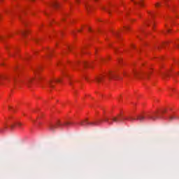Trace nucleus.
Returning <instances> with one entry per match:
<instances>
[{"label":"nucleus","instance_id":"obj_1","mask_svg":"<svg viewBox=\"0 0 179 179\" xmlns=\"http://www.w3.org/2000/svg\"><path fill=\"white\" fill-rule=\"evenodd\" d=\"M166 113V109H163L161 111H155L152 113H141L137 115L136 117H128L125 115V114L121 113L118 114L117 116H114L110 117L107 114L104 113L101 118L96 120L93 122H90L89 119H85L81 120L78 124L82 127H86L88 125L90 127H96L97 125H101L103 122H106L109 125H112L113 122H121L122 121H146V120H150L151 121H156V120H159V118L162 117V114H164Z\"/></svg>","mask_w":179,"mask_h":179},{"label":"nucleus","instance_id":"obj_2","mask_svg":"<svg viewBox=\"0 0 179 179\" xmlns=\"http://www.w3.org/2000/svg\"><path fill=\"white\" fill-rule=\"evenodd\" d=\"M71 124V122H64L62 123L59 119H57L53 122H48V127L50 131H55L59 127H69Z\"/></svg>","mask_w":179,"mask_h":179},{"label":"nucleus","instance_id":"obj_3","mask_svg":"<svg viewBox=\"0 0 179 179\" xmlns=\"http://www.w3.org/2000/svg\"><path fill=\"white\" fill-rule=\"evenodd\" d=\"M115 76V73L113 71H108L106 73L99 76L96 78V80L98 83H100V82H102L103 79L104 78H108L109 79H111Z\"/></svg>","mask_w":179,"mask_h":179},{"label":"nucleus","instance_id":"obj_4","mask_svg":"<svg viewBox=\"0 0 179 179\" xmlns=\"http://www.w3.org/2000/svg\"><path fill=\"white\" fill-rule=\"evenodd\" d=\"M165 119L166 120V121H178L179 113L178 112H176V111L169 113Z\"/></svg>","mask_w":179,"mask_h":179},{"label":"nucleus","instance_id":"obj_5","mask_svg":"<svg viewBox=\"0 0 179 179\" xmlns=\"http://www.w3.org/2000/svg\"><path fill=\"white\" fill-rule=\"evenodd\" d=\"M23 127V124L17 120H15L10 124V129H13V128H22Z\"/></svg>","mask_w":179,"mask_h":179},{"label":"nucleus","instance_id":"obj_6","mask_svg":"<svg viewBox=\"0 0 179 179\" xmlns=\"http://www.w3.org/2000/svg\"><path fill=\"white\" fill-rule=\"evenodd\" d=\"M61 78H52L49 82V86L53 87L54 83H61Z\"/></svg>","mask_w":179,"mask_h":179},{"label":"nucleus","instance_id":"obj_7","mask_svg":"<svg viewBox=\"0 0 179 179\" xmlns=\"http://www.w3.org/2000/svg\"><path fill=\"white\" fill-rule=\"evenodd\" d=\"M33 80H34V78H28L26 79V80L24 82V85H27V86H30L31 83H33Z\"/></svg>","mask_w":179,"mask_h":179},{"label":"nucleus","instance_id":"obj_8","mask_svg":"<svg viewBox=\"0 0 179 179\" xmlns=\"http://www.w3.org/2000/svg\"><path fill=\"white\" fill-rule=\"evenodd\" d=\"M131 1L132 2H134L135 5H139V6H141V8L143 7V0H140L138 2L135 1V0H131Z\"/></svg>","mask_w":179,"mask_h":179},{"label":"nucleus","instance_id":"obj_9","mask_svg":"<svg viewBox=\"0 0 179 179\" xmlns=\"http://www.w3.org/2000/svg\"><path fill=\"white\" fill-rule=\"evenodd\" d=\"M8 128V124L6 123H4L3 125V127H0V134H3V132H5V129Z\"/></svg>","mask_w":179,"mask_h":179},{"label":"nucleus","instance_id":"obj_10","mask_svg":"<svg viewBox=\"0 0 179 179\" xmlns=\"http://www.w3.org/2000/svg\"><path fill=\"white\" fill-rule=\"evenodd\" d=\"M22 34L24 36H27V34H29V30H25V31H22Z\"/></svg>","mask_w":179,"mask_h":179},{"label":"nucleus","instance_id":"obj_11","mask_svg":"<svg viewBox=\"0 0 179 179\" xmlns=\"http://www.w3.org/2000/svg\"><path fill=\"white\" fill-rule=\"evenodd\" d=\"M150 15H151L152 17H153V16H155V13L154 12H149L148 13Z\"/></svg>","mask_w":179,"mask_h":179},{"label":"nucleus","instance_id":"obj_12","mask_svg":"<svg viewBox=\"0 0 179 179\" xmlns=\"http://www.w3.org/2000/svg\"><path fill=\"white\" fill-rule=\"evenodd\" d=\"M138 73H138V71H134L133 72L134 76H136L137 75H138Z\"/></svg>","mask_w":179,"mask_h":179},{"label":"nucleus","instance_id":"obj_13","mask_svg":"<svg viewBox=\"0 0 179 179\" xmlns=\"http://www.w3.org/2000/svg\"><path fill=\"white\" fill-rule=\"evenodd\" d=\"M159 6H160V3H157L155 4V7H156V8H159Z\"/></svg>","mask_w":179,"mask_h":179},{"label":"nucleus","instance_id":"obj_14","mask_svg":"<svg viewBox=\"0 0 179 179\" xmlns=\"http://www.w3.org/2000/svg\"><path fill=\"white\" fill-rule=\"evenodd\" d=\"M0 79H6V77L5 76H0Z\"/></svg>","mask_w":179,"mask_h":179},{"label":"nucleus","instance_id":"obj_15","mask_svg":"<svg viewBox=\"0 0 179 179\" xmlns=\"http://www.w3.org/2000/svg\"><path fill=\"white\" fill-rule=\"evenodd\" d=\"M125 30H128L129 29V27H124Z\"/></svg>","mask_w":179,"mask_h":179},{"label":"nucleus","instance_id":"obj_16","mask_svg":"<svg viewBox=\"0 0 179 179\" xmlns=\"http://www.w3.org/2000/svg\"><path fill=\"white\" fill-rule=\"evenodd\" d=\"M85 8H86L87 10H89V6H86Z\"/></svg>","mask_w":179,"mask_h":179},{"label":"nucleus","instance_id":"obj_17","mask_svg":"<svg viewBox=\"0 0 179 179\" xmlns=\"http://www.w3.org/2000/svg\"><path fill=\"white\" fill-rule=\"evenodd\" d=\"M123 75H124V76H127V73H124Z\"/></svg>","mask_w":179,"mask_h":179},{"label":"nucleus","instance_id":"obj_18","mask_svg":"<svg viewBox=\"0 0 179 179\" xmlns=\"http://www.w3.org/2000/svg\"><path fill=\"white\" fill-rule=\"evenodd\" d=\"M69 85H72V82L70 81V82H69Z\"/></svg>","mask_w":179,"mask_h":179},{"label":"nucleus","instance_id":"obj_19","mask_svg":"<svg viewBox=\"0 0 179 179\" xmlns=\"http://www.w3.org/2000/svg\"><path fill=\"white\" fill-rule=\"evenodd\" d=\"M104 9V10H106V8H103Z\"/></svg>","mask_w":179,"mask_h":179},{"label":"nucleus","instance_id":"obj_20","mask_svg":"<svg viewBox=\"0 0 179 179\" xmlns=\"http://www.w3.org/2000/svg\"><path fill=\"white\" fill-rule=\"evenodd\" d=\"M178 75H179V73H178Z\"/></svg>","mask_w":179,"mask_h":179}]
</instances>
